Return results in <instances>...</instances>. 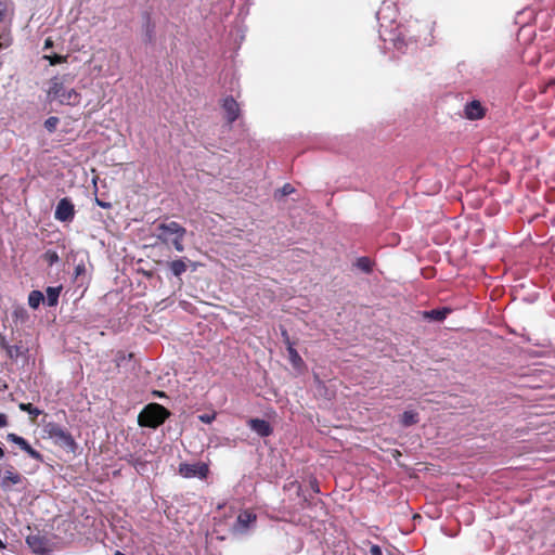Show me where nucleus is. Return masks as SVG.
I'll list each match as a JSON object with an SVG mask.
<instances>
[{"label": "nucleus", "mask_w": 555, "mask_h": 555, "mask_svg": "<svg viewBox=\"0 0 555 555\" xmlns=\"http://www.w3.org/2000/svg\"><path fill=\"white\" fill-rule=\"evenodd\" d=\"M449 313H450V310L444 308V309H433L428 312H425V315L435 321H443Z\"/></svg>", "instance_id": "obj_17"}, {"label": "nucleus", "mask_w": 555, "mask_h": 555, "mask_svg": "<svg viewBox=\"0 0 555 555\" xmlns=\"http://www.w3.org/2000/svg\"><path fill=\"white\" fill-rule=\"evenodd\" d=\"M44 59L49 61L50 65L54 66L57 64L65 63L67 61V55L53 54L46 55Z\"/></svg>", "instance_id": "obj_23"}, {"label": "nucleus", "mask_w": 555, "mask_h": 555, "mask_svg": "<svg viewBox=\"0 0 555 555\" xmlns=\"http://www.w3.org/2000/svg\"><path fill=\"white\" fill-rule=\"evenodd\" d=\"M170 416L169 410L158 403L147 404L139 414L138 423L141 427L157 428Z\"/></svg>", "instance_id": "obj_2"}, {"label": "nucleus", "mask_w": 555, "mask_h": 555, "mask_svg": "<svg viewBox=\"0 0 555 555\" xmlns=\"http://www.w3.org/2000/svg\"><path fill=\"white\" fill-rule=\"evenodd\" d=\"M53 46V41L51 38H47L44 41V49H49Z\"/></svg>", "instance_id": "obj_38"}, {"label": "nucleus", "mask_w": 555, "mask_h": 555, "mask_svg": "<svg viewBox=\"0 0 555 555\" xmlns=\"http://www.w3.org/2000/svg\"><path fill=\"white\" fill-rule=\"evenodd\" d=\"M18 408L21 411L27 412L33 420L41 414V411L31 403H20Z\"/></svg>", "instance_id": "obj_21"}, {"label": "nucleus", "mask_w": 555, "mask_h": 555, "mask_svg": "<svg viewBox=\"0 0 555 555\" xmlns=\"http://www.w3.org/2000/svg\"><path fill=\"white\" fill-rule=\"evenodd\" d=\"M400 423L404 427L418 423V413L414 411H404L401 415Z\"/></svg>", "instance_id": "obj_14"}, {"label": "nucleus", "mask_w": 555, "mask_h": 555, "mask_svg": "<svg viewBox=\"0 0 555 555\" xmlns=\"http://www.w3.org/2000/svg\"><path fill=\"white\" fill-rule=\"evenodd\" d=\"M86 268L85 264H78L75 268V274L78 276L85 272Z\"/></svg>", "instance_id": "obj_34"}, {"label": "nucleus", "mask_w": 555, "mask_h": 555, "mask_svg": "<svg viewBox=\"0 0 555 555\" xmlns=\"http://www.w3.org/2000/svg\"><path fill=\"white\" fill-rule=\"evenodd\" d=\"M287 351H288L289 360L294 365H297L302 362L301 357L299 356L297 350L289 343L287 346Z\"/></svg>", "instance_id": "obj_22"}, {"label": "nucleus", "mask_w": 555, "mask_h": 555, "mask_svg": "<svg viewBox=\"0 0 555 555\" xmlns=\"http://www.w3.org/2000/svg\"><path fill=\"white\" fill-rule=\"evenodd\" d=\"M309 487L310 489L312 490L313 493L318 494L320 493V486H319V481L317 480L315 477H311L310 480H309Z\"/></svg>", "instance_id": "obj_28"}, {"label": "nucleus", "mask_w": 555, "mask_h": 555, "mask_svg": "<svg viewBox=\"0 0 555 555\" xmlns=\"http://www.w3.org/2000/svg\"><path fill=\"white\" fill-rule=\"evenodd\" d=\"M44 300V296L40 291H31L28 295V305L33 309H37Z\"/></svg>", "instance_id": "obj_16"}, {"label": "nucleus", "mask_w": 555, "mask_h": 555, "mask_svg": "<svg viewBox=\"0 0 555 555\" xmlns=\"http://www.w3.org/2000/svg\"><path fill=\"white\" fill-rule=\"evenodd\" d=\"M464 112H465L466 118L470 119V120L481 119L486 114L485 107L477 100H474V101L467 103L465 105Z\"/></svg>", "instance_id": "obj_10"}, {"label": "nucleus", "mask_w": 555, "mask_h": 555, "mask_svg": "<svg viewBox=\"0 0 555 555\" xmlns=\"http://www.w3.org/2000/svg\"><path fill=\"white\" fill-rule=\"evenodd\" d=\"M0 346L7 351L11 359L16 358L20 354V347L9 345L3 337L0 340Z\"/></svg>", "instance_id": "obj_20"}, {"label": "nucleus", "mask_w": 555, "mask_h": 555, "mask_svg": "<svg viewBox=\"0 0 555 555\" xmlns=\"http://www.w3.org/2000/svg\"><path fill=\"white\" fill-rule=\"evenodd\" d=\"M4 456V451L3 449L0 447V459H2Z\"/></svg>", "instance_id": "obj_39"}, {"label": "nucleus", "mask_w": 555, "mask_h": 555, "mask_svg": "<svg viewBox=\"0 0 555 555\" xmlns=\"http://www.w3.org/2000/svg\"><path fill=\"white\" fill-rule=\"evenodd\" d=\"M248 427L254 430L258 436L266 438L272 435L273 428L270 423L261 418H250L247 422Z\"/></svg>", "instance_id": "obj_9"}, {"label": "nucleus", "mask_w": 555, "mask_h": 555, "mask_svg": "<svg viewBox=\"0 0 555 555\" xmlns=\"http://www.w3.org/2000/svg\"><path fill=\"white\" fill-rule=\"evenodd\" d=\"M281 191L283 195H289L294 192V188L289 183H286L283 185Z\"/></svg>", "instance_id": "obj_32"}, {"label": "nucleus", "mask_w": 555, "mask_h": 555, "mask_svg": "<svg viewBox=\"0 0 555 555\" xmlns=\"http://www.w3.org/2000/svg\"><path fill=\"white\" fill-rule=\"evenodd\" d=\"M3 546H4V545H3L2 541L0 540V547H3Z\"/></svg>", "instance_id": "obj_42"}, {"label": "nucleus", "mask_w": 555, "mask_h": 555, "mask_svg": "<svg viewBox=\"0 0 555 555\" xmlns=\"http://www.w3.org/2000/svg\"><path fill=\"white\" fill-rule=\"evenodd\" d=\"M369 555H383L382 548L376 544H372L369 551Z\"/></svg>", "instance_id": "obj_30"}, {"label": "nucleus", "mask_w": 555, "mask_h": 555, "mask_svg": "<svg viewBox=\"0 0 555 555\" xmlns=\"http://www.w3.org/2000/svg\"><path fill=\"white\" fill-rule=\"evenodd\" d=\"M7 440L10 441V442H13L15 444H17L23 451H25L31 459L36 460V461H39V462H42L43 461V456L40 452H38L37 450H35L29 443L28 441L14 434V433H10L7 435Z\"/></svg>", "instance_id": "obj_7"}, {"label": "nucleus", "mask_w": 555, "mask_h": 555, "mask_svg": "<svg viewBox=\"0 0 555 555\" xmlns=\"http://www.w3.org/2000/svg\"><path fill=\"white\" fill-rule=\"evenodd\" d=\"M8 425V416L3 413H0V427H4Z\"/></svg>", "instance_id": "obj_35"}, {"label": "nucleus", "mask_w": 555, "mask_h": 555, "mask_svg": "<svg viewBox=\"0 0 555 555\" xmlns=\"http://www.w3.org/2000/svg\"><path fill=\"white\" fill-rule=\"evenodd\" d=\"M13 42V38L10 29H3L0 31V51L8 49Z\"/></svg>", "instance_id": "obj_19"}, {"label": "nucleus", "mask_w": 555, "mask_h": 555, "mask_svg": "<svg viewBox=\"0 0 555 555\" xmlns=\"http://www.w3.org/2000/svg\"><path fill=\"white\" fill-rule=\"evenodd\" d=\"M26 542L35 553L41 554L46 551L47 541L43 537L39 534L28 535Z\"/></svg>", "instance_id": "obj_12"}, {"label": "nucleus", "mask_w": 555, "mask_h": 555, "mask_svg": "<svg viewBox=\"0 0 555 555\" xmlns=\"http://www.w3.org/2000/svg\"><path fill=\"white\" fill-rule=\"evenodd\" d=\"M257 520V515L250 509L242 511L236 519V524L240 527L241 532L247 531L250 525L255 524Z\"/></svg>", "instance_id": "obj_11"}, {"label": "nucleus", "mask_w": 555, "mask_h": 555, "mask_svg": "<svg viewBox=\"0 0 555 555\" xmlns=\"http://www.w3.org/2000/svg\"><path fill=\"white\" fill-rule=\"evenodd\" d=\"M299 498L302 499V503H301V508L302 509L309 508V507H311V506H313L315 504L314 499L310 498V496H307L306 494H304V492H301V495Z\"/></svg>", "instance_id": "obj_27"}, {"label": "nucleus", "mask_w": 555, "mask_h": 555, "mask_svg": "<svg viewBox=\"0 0 555 555\" xmlns=\"http://www.w3.org/2000/svg\"><path fill=\"white\" fill-rule=\"evenodd\" d=\"M126 359V354L124 352H118L116 357L117 366L120 365V362Z\"/></svg>", "instance_id": "obj_36"}, {"label": "nucleus", "mask_w": 555, "mask_h": 555, "mask_svg": "<svg viewBox=\"0 0 555 555\" xmlns=\"http://www.w3.org/2000/svg\"><path fill=\"white\" fill-rule=\"evenodd\" d=\"M225 112V119L229 125L233 124L241 115V108L236 100L232 96H225L221 104Z\"/></svg>", "instance_id": "obj_8"}, {"label": "nucleus", "mask_w": 555, "mask_h": 555, "mask_svg": "<svg viewBox=\"0 0 555 555\" xmlns=\"http://www.w3.org/2000/svg\"><path fill=\"white\" fill-rule=\"evenodd\" d=\"M60 122V119L55 116H51L49 117L48 119H46L44 121V128L49 131V132H54L56 130V127Z\"/></svg>", "instance_id": "obj_24"}, {"label": "nucleus", "mask_w": 555, "mask_h": 555, "mask_svg": "<svg viewBox=\"0 0 555 555\" xmlns=\"http://www.w3.org/2000/svg\"><path fill=\"white\" fill-rule=\"evenodd\" d=\"M157 395H158V397H164L165 396L164 392H158Z\"/></svg>", "instance_id": "obj_41"}, {"label": "nucleus", "mask_w": 555, "mask_h": 555, "mask_svg": "<svg viewBox=\"0 0 555 555\" xmlns=\"http://www.w3.org/2000/svg\"><path fill=\"white\" fill-rule=\"evenodd\" d=\"M169 269L177 278L181 276L188 270V264L184 259H176L169 262Z\"/></svg>", "instance_id": "obj_13"}, {"label": "nucleus", "mask_w": 555, "mask_h": 555, "mask_svg": "<svg viewBox=\"0 0 555 555\" xmlns=\"http://www.w3.org/2000/svg\"><path fill=\"white\" fill-rule=\"evenodd\" d=\"M115 555H126V554H124V553H121V552L117 551V552L115 553Z\"/></svg>", "instance_id": "obj_40"}, {"label": "nucleus", "mask_w": 555, "mask_h": 555, "mask_svg": "<svg viewBox=\"0 0 555 555\" xmlns=\"http://www.w3.org/2000/svg\"><path fill=\"white\" fill-rule=\"evenodd\" d=\"M179 473L184 478L197 477L199 479H206L209 473V467L207 464L202 462L194 464L182 463L179 465Z\"/></svg>", "instance_id": "obj_5"}, {"label": "nucleus", "mask_w": 555, "mask_h": 555, "mask_svg": "<svg viewBox=\"0 0 555 555\" xmlns=\"http://www.w3.org/2000/svg\"><path fill=\"white\" fill-rule=\"evenodd\" d=\"M553 86H555V79H554V78H553V79H550V80H548V82H546V83H544V85L540 86V91H541L542 93H545V92L548 90V88H551V87H553Z\"/></svg>", "instance_id": "obj_31"}, {"label": "nucleus", "mask_w": 555, "mask_h": 555, "mask_svg": "<svg viewBox=\"0 0 555 555\" xmlns=\"http://www.w3.org/2000/svg\"><path fill=\"white\" fill-rule=\"evenodd\" d=\"M95 203L98 206L105 208V209H109L112 207V204L109 202H104L98 197H95Z\"/></svg>", "instance_id": "obj_33"}, {"label": "nucleus", "mask_w": 555, "mask_h": 555, "mask_svg": "<svg viewBox=\"0 0 555 555\" xmlns=\"http://www.w3.org/2000/svg\"><path fill=\"white\" fill-rule=\"evenodd\" d=\"M155 236L163 244H172L178 253L184 250L183 240L186 229L176 221L159 222L155 225Z\"/></svg>", "instance_id": "obj_1"}, {"label": "nucleus", "mask_w": 555, "mask_h": 555, "mask_svg": "<svg viewBox=\"0 0 555 555\" xmlns=\"http://www.w3.org/2000/svg\"><path fill=\"white\" fill-rule=\"evenodd\" d=\"M44 260L50 264H54L60 260L59 255L55 250H47L43 255Z\"/></svg>", "instance_id": "obj_25"}, {"label": "nucleus", "mask_w": 555, "mask_h": 555, "mask_svg": "<svg viewBox=\"0 0 555 555\" xmlns=\"http://www.w3.org/2000/svg\"><path fill=\"white\" fill-rule=\"evenodd\" d=\"M357 268L365 273H371L373 271V262L369 257H360L356 261Z\"/></svg>", "instance_id": "obj_18"}, {"label": "nucleus", "mask_w": 555, "mask_h": 555, "mask_svg": "<svg viewBox=\"0 0 555 555\" xmlns=\"http://www.w3.org/2000/svg\"><path fill=\"white\" fill-rule=\"evenodd\" d=\"M61 287H48L47 293V305L49 307H54L59 302V297L61 293Z\"/></svg>", "instance_id": "obj_15"}, {"label": "nucleus", "mask_w": 555, "mask_h": 555, "mask_svg": "<svg viewBox=\"0 0 555 555\" xmlns=\"http://www.w3.org/2000/svg\"><path fill=\"white\" fill-rule=\"evenodd\" d=\"M284 490H295L297 496H300L302 492V487L297 480H293L284 486Z\"/></svg>", "instance_id": "obj_26"}, {"label": "nucleus", "mask_w": 555, "mask_h": 555, "mask_svg": "<svg viewBox=\"0 0 555 555\" xmlns=\"http://www.w3.org/2000/svg\"><path fill=\"white\" fill-rule=\"evenodd\" d=\"M48 96L51 100H57L63 105L75 106L80 102V94L74 88H65L60 77H53L50 80Z\"/></svg>", "instance_id": "obj_3"}, {"label": "nucleus", "mask_w": 555, "mask_h": 555, "mask_svg": "<svg viewBox=\"0 0 555 555\" xmlns=\"http://www.w3.org/2000/svg\"><path fill=\"white\" fill-rule=\"evenodd\" d=\"M44 433L51 438L55 444L69 451H75L77 444L75 439L66 429L56 423L50 422L43 427Z\"/></svg>", "instance_id": "obj_4"}, {"label": "nucleus", "mask_w": 555, "mask_h": 555, "mask_svg": "<svg viewBox=\"0 0 555 555\" xmlns=\"http://www.w3.org/2000/svg\"><path fill=\"white\" fill-rule=\"evenodd\" d=\"M75 217V207L67 197L61 198L56 205L54 218L61 222H70Z\"/></svg>", "instance_id": "obj_6"}, {"label": "nucleus", "mask_w": 555, "mask_h": 555, "mask_svg": "<svg viewBox=\"0 0 555 555\" xmlns=\"http://www.w3.org/2000/svg\"><path fill=\"white\" fill-rule=\"evenodd\" d=\"M5 15V4L0 2V23L3 21Z\"/></svg>", "instance_id": "obj_37"}, {"label": "nucleus", "mask_w": 555, "mask_h": 555, "mask_svg": "<svg viewBox=\"0 0 555 555\" xmlns=\"http://www.w3.org/2000/svg\"><path fill=\"white\" fill-rule=\"evenodd\" d=\"M215 414H202L198 416L199 421L206 424H210L215 420Z\"/></svg>", "instance_id": "obj_29"}]
</instances>
